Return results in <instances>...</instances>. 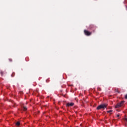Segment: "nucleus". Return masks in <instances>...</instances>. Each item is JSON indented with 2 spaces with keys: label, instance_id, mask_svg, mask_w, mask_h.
<instances>
[{
  "label": "nucleus",
  "instance_id": "2eb2a0df",
  "mask_svg": "<svg viewBox=\"0 0 127 127\" xmlns=\"http://www.w3.org/2000/svg\"><path fill=\"white\" fill-rule=\"evenodd\" d=\"M125 120L126 122H127V118H125Z\"/></svg>",
  "mask_w": 127,
  "mask_h": 127
},
{
  "label": "nucleus",
  "instance_id": "f257e3e1",
  "mask_svg": "<svg viewBox=\"0 0 127 127\" xmlns=\"http://www.w3.org/2000/svg\"><path fill=\"white\" fill-rule=\"evenodd\" d=\"M108 107V105L106 104H101L97 107V110H101V109H106Z\"/></svg>",
  "mask_w": 127,
  "mask_h": 127
},
{
  "label": "nucleus",
  "instance_id": "f8f14e48",
  "mask_svg": "<svg viewBox=\"0 0 127 127\" xmlns=\"http://www.w3.org/2000/svg\"><path fill=\"white\" fill-rule=\"evenodd\" d=\"M0 74L1 76H2V75H3V71H0Z\"/></svg>",
  "mask_w": 127,
  "mask_h": 127
},
{
  "label": "nucleus",
  "instance_id": "ddd939ff",
  "mask_svg": "<svg viewBox=\"0 0 127 127\" xmlns=\"http://www.w3.org/2000/svg\"><path fill=\"white\" fill-rule=\"evenodd\" d=\"M117 118H120V114L117 115Z\"/></svg>",
  "mask_w": 127,
  "mask_h": 127
},
{
  "label": "nucleus",
  "instance_id": "4468645a",
  "mask_svg": "<svg viewBox=\"0 0 127 127\" xmlns=\"http://www.w3.org/2000/svg\"><path fill=\"white\" fill-rule=\"evenodd\" d=\"M125 99H126V100H127V94H126V95H125Z\"/></svg>",
  "mask_w": 127,
  "mask_h": 127
},
{
  "label": "nucleus",
  "instance_id": "39448f33",
  "mask_svg": "<svg viewBox=\"0 0 127 127\" xmlns=\"http://www.w3.org/2000/svg\"><path fill=\"white\" fill-rule=\"evenodd\" d=\"M74 106V103L71 102V103H68L66 104V107H73Z\"/></svg>",
  "mask_w": 127,
  "mask_h": 127
},
{
  "label": "nucleus",
  "instance_id": "9b49d317",
  "mask_svg": "<svg viewBox=\"0 0 127 127\" xmlns=\"http://www.w3.org/2000/svg\"><path fill=\"white\" fill-rule=\"evenodd\" d=\"M8 60H9V62H12V59H9Z\"/></svg>",
  "mask_w": 127,
  "mask_h": 127
},
{
  "label": "nucleus",
  "instance_id": "dca6fc26",
  "mask_svg": "<svg viewBox=\"0 0 127 127\" xmlns=\"http://www.w3.org/2000/svg\"><path fill=\"white\" fill-rule=\"evenodd\" d=\"M116 92H118V93H119L118 90H116Z\"/></svg>",
  "mask_w": 127,
  "mask_h": 127
},
{
  "label": "nucleus",
  "instance_id": "0eeeda50",
  "mask_svg": "<svg viewBox=\"0 0 127 127\" xmlns=\"http://www.w3.org/2000/svg\"><path fill=\"white\" fill-rule=\"evenodd\" d=\"M15 125L16 126V127H19V126H20V122H17L16 123Z\"/></svg>",
  "mask_w": 127,
  "mask_h": 127
},
{
  "label": "nucleus",
  "instance_id": "20e7f679",
  "mask_svg": "<svg viewBox=\"0 0 127 127\" xmlns=\"http://www.w3.org/2000/svg\"><path fill=\"white\" fill-rule=\"evenodd\" d=\"M89 28L90 29H91V30H93V31H95V30H96V27L95 26V25L93 24L90 25Z\"/></svg>",
  "mask_w": 127,
  "mask_h": 127
},
{
  "label": "nucleus",
  "instance_id": "6e6552de",
  "mask_svg": "<svg viewBox=\"0 0 127 127\" xmlns=\"http://www.w3.org/2000/svg\"><path fill=\"white\" fill-rule=\"evenodd\" d=\"M15 75V73L14 72H13L11 74V77H14V75Z\"/></svg>",
  "mask_w": 127,
  "mask_h": 127
},
{
  "label": "nucleus",
  "instance_id": "f3484780",
  "mask_svg": "<svg viewBox=\"0 0 127 127\" xmlns=\"http://www.w3.org/2000/svg\"><path fill=\"white\" fill-rule=\"evenodd\" d=\"M47 83H48V79L46 80Z\"/></svg>",
  "mask_w": 127,
  "mask_h": 127
},
{
  "label": "nucleus",
  "instance_id": "423d86ee",
  "mask_svg": "<svg viewBox=\"0 0 127 127\" xmlns=\"http://www.w3.org/2000/svg\"><path fill=\"white\" fill-rule=\"evenodd\" d=\"M21 107L23 108V111H26L27 110V108L25 106H21Z\"/></svg>",
  "mask_w": 127,
  "mask_h": 127
},
{
  "label": "nucleus",
  "instance_id": "1a4fd4ad",
  "mask_svg": "<svg viewBox=\"0 0 127 127\" xmlns=\"http://www.w3.org/2000/svg\"><path fill=\"white\" fill-rule=\"evenodd\" d=\"M97 90L98 91H102V89L101 88H100V87H98Z\"/></svg>",
  "mask_w": 127,
  "mask_h": 127
},
{
  "label": "nucleus",
  "instance_id": "9d476101",
  "mask_svg": "<svg viewBox=\"0 0 127 127\" xmlns=\"http://www.w3.org/2000/svg\"><path fill=\"white\" fill-rule=\"evenodd\" d=\"M112 112H113V110H109V111H107V113H111Z\"/></svg>",
  "mask_w": 127,
  "mask_h": 127
},
{
  "label": "nucleus",
  "instance_id": "7ed1b4c3",
  "mask_svg": "<svg viewBox=\"0 0 127 127\" xmlns=\"http://www.w3.org/2000/svg\"><path fill=\"white\" fill-rule=\"evenodd\" d=\"M84 34L86 35L87 36H90V35H92V32L87 30H84Z\"/></svg>",
  "mask_w": 127,
  "mask_h": 127
},
{
  "label": "nucleus",
  "instance_id": "f03ea898",
  "mask_svg": "<svg viewBox=\"0 0 127 127\" xmlns=\"http://www.w3.org/2000/svg\"><path fill=\"white\" fill-rule=\"evenodd\" d=\"M125 102L124 101H121L120 103H118L115 106V108L116 109H118V108H121L122 106H124Z\"/></svg>",
  "mask_w": 127,
  "mask_h": 127
}]
</instances>
